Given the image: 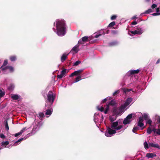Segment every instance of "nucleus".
Returning a JSON list of instances; mask_svg holds the SVG:
<instances>
[{
  "label": "nucleus",
  "instance_id": "1",
  "mask_svg": "<svg viewBox=\"0 0 160 160\" xmlns=\"http://www.w3.org/2000/svg\"><path fill=\"white\" fill-rule=\"evenodd\" d=\"M42 125V121L36 123L35 122L33 123L31 126L29 128L24 127L19 132L16 133L15 134V136L17 137L19 135H22L24 133L25 134L28 133L30 130L32 129L31 132L28 133L23 138H21L16 142L14 144V145H17L16 143L18 142H21L23 140H25L29 137L30 136L34 134L39 129V128Z\"/></svg>",
  "mask_w": 160,
  "mask_h": 160
},
{
  "label": "nucleus",
  "instance_id": "2",
  "mask_svg": "<svg viewBox=\"0 0 160 160\" xmlns=\"http://www.w3.org/2000/svg\"><path fill=\"white\" fill-rule=\"evenodd\" d=\"M111 126V128L107 127V130L105 132V135L107 137H112L117 132L122 133L126 128H123L122 123L120 120L112 122Z\"/></svg>",
  "mask_w": 160,
  "mask_h": 160
},
{
  "label": "nucleus",
  "instance_id": "3",
  "mask_svg": "<svg viewBox=\"0 0 160 160\" xmlns=\"http://www.w3.org/2000/svg\"><path fill=\"white\" fill-rule=\"evenodd\" d=\"M53 30L59 36H64L66 32V26L64 20L57 19L54 23Z\"/></svg>",
  "mask_w": 160,
  "mask_h": 160
},
{
  "label": "nucleus",
  "instance_id": "4",
  "mask_svg": "<svg viewBox=\"0 0 160 160\" xmlns=\"http://www.w3.org/2000/svg\"><path fill=\"white\" fill-rule=\"evenodd\" d=\"M115 104V102L114 100H112L110 101L108 104L107 105L105 108H103L102 106H98L97 108L98 109L101 111V112H102L103 111L104 112V113L105 114H106L108 112V111L109 109V106L112 105V106H114Z\"/></svg>",
  "mask_w": 160,
  "mask_h": 160
},
{
  "label": "nucleus",
  "instance_id": "5",
  "mask_svg": "<svg viewBox=\"0 0 160 160\" xmlns=\"http://www.w3.org/2000/svg\"><path fill=\"white\" fill-rule=\"evenodd\" d=\"M103 117L101 113H95L94 116V121L96 124L100 125L103 122Z\"/></svg>",
  "mask_w": 160,
  "mask_h": 160
},
{
  "label": "nucleus",
  "instance_id": "6",
  "mask_svg": "<svg viewBox=\"0 0 160 160\" xmlns=\"http://www.w3.org/2000/svg\"><path fill=\"white\" fill-rule=\"evenodd\" d=\"M56 95L52 91H49L47 95V99L48 101L52 105L55 100Z\"/></svg>",
  "mask_w": 160,
  "mask_h": 160
},
{
  "label": "nucleus",
  "instance_id": "7",
  "mask_svg": "<svg viewBox=\"0 0 160 160\" xmlns=\"http://www.w3.org/2000/svg\"><path fill=\"white\" fill-rule=\"evenodd\" d=\"M132 99L131 98H128L126 100L124 104L122 105L120 107L121 109H123L128 107L132 102Z\"/></svg>",
  "mask_w": 160,
  "mask_h": 160
},
{
  "label": "nucleus",
  "instance_id": "8",
  "mask_svg": "<svg viewBox=\"0 0 160 160\" xmlns=\"http://www.w3.org/2000/svg\"><path fill=\"white\" fill-rule=\"evenodd\" d=\"M132 115L130 114L128 115L126 118L124 120L123 123L124 125L129 124L132 121Z\"/></svg>",
  "mask_w": 160,
  "mask_h": 160
},
{
  "label": "nucleus",
  "instance_id": "9",
  "mask_svg": "<svg viewBox=\"0 0 160 160\" xmlns=\"http://www.w3.org/2000/svg\"><path fill=\"white\" fill-rule=\"evenodd\" d=\"M8 70H9L10 72H12L14 71L13 67L11 66H7L2 68V71L4 73H6Z\"/></svg>",
  "mask_w": 160,
  "mask_h": 160
},
{
  "label": "nucleus",
  "instance_id": "10",
  "mask_svg": "<svg viewBox=\"0 0 160 160\" xmlns=\"http://www.w3.org/2000/svg\"><path fill=\"white\" fill-rule=\"evenodd\" d=\"M143 32V29L141 28H138L137 30L134 31H131L130 32L133 34L140 35L142 34Z\"/></svg>",
  "mask_w": 160,
  "mask_h": 160
},
{
  "label": "nucleus",
  "instance_id": "11",
  "mask_svg": "<svg viewBox=\"0 0 160 160\" xmlns=\"http://www.w3.org/2000/svg\"><path fill=\"white\" fill-rule=\"evenodd\" d=\"M88 37L87 36H85L79 40L78 42V44L82 45H84V43L86 42L88 39Z\"/></svg>",
  "mask_w": 160,
  "mask_h": 160
},
{
  "label": "nucleus",
  "instance_id": "12",
  "mask_svg": "<svg viewBox=\"0 0 160 160\" xmlns=\"http://www.w3.org/2000/svg\"><path fill=\"white\" fill-rule=\"evenodd\" d=\"M139 71L140 70L139 69H138L136 70H130L128 72L127 74L128 76H129L134 74L138 73Z\"/></svg>",
  "mask_w": 160,
  "mask_h": 160
},
{
  "label": "nucleus",
  "instance_id": "13",
  "mask_svg": "<svg viewBox=\"0 0 160 160\" xmlns=\"http://www.w3.org/2000/svg\"><path fill=\"white\" fill-rule=\"evenodd\" d=\"M148 144L149 147L156 148L158 149H160V146L157 143H153L152 142H150L148 143Z\"/></svg>",
  "mask_w": 160,
  "mask_h": 160
},
{
  "label": "nucleus",
  "instance_id": "14",
  "mask_svg": "<svg viewBox=\"0 0 160 160\" xmlns=\"http://www.w3.org/2000/svg\"><path fill=\"white\" fill-rule=\"evenodd\" d=\"M143 121L142 117H140L139 118V121L138 124V126H139L141 128L144 125L143 123Z\"/></svg>",
  "mask_w": 160,
  "mask_h": 160
},
{
  "label": "nucleus",
  "instance_id": "15",
  "mask_svg": "<svg viewBox=\"0 0 160 160\" xmlns=\"http://www.w3.org/2000/svg\"><path fill=\"white\" fill-rule=\"evenodd\" d=\"M105 33V32H104L103 30H101L99 31L98 32H97L95 36L94 37L95 38H98L99 36L102 35H104Z\"/></svg>",
  "mask_w": 160,
  "mask_h": 160
},
{
  "label": "nucleus",
  "instance_id": "16",
  "mask_svg": "<svg viewBox=\"0 0 160 160\" xmlns=\"http://www.w3.org/2000/svg\"><path fill=\"white\" fill-rule=\"evenodd\" d=\"M156 156V154L155 153H148L146 155V157L148 158H151Z\"/></svg>",
  "mask_w": 160,
  "mask_h": 160
},
{
  "label": "nucleus",
  "instance_id": "17",
  "mask_svg": "<svg viewBox=\"0 0 160 160\" xmlns=\"http://www.w3.org/2000/svg\"><path fill=\"white\" fill-rule=\"evenodd\" d=\"M123 91L125 94H128V92H130V93H133L134 91L132 89H123Z\"/></svg>",
  "mask_w": 160,
  "mask_h": 160
},
{
  "label": "nucleus",
  "instance_id": "18",
  "mask_svg": "<svg viewBox=\"0 0 160 160\" xmlns=\"http://www.w3.org/2000/svg\"><path fill=\"white\" fill-rule=\"evenodd\" d=\"M68 54L69 53L67 54L66 53L63 54L61 57V61L62 62H63L65 60Z\"/></svg>",
  "mask_w": 160,
  "mask_h": 160
},
{
  "label": "nucleus",
  "instance_id": "19",
  "mask_svg": "<svg viewBox=\"0 0 160 160\" xmlns=\"http://www.w3.org/2000/svg\"><path fill=\"white\" fill-rule=\"evenodd\" d=\"M83 69H81L77 71H76L74 72V73L75 74V76H78L80 75V74L82 73V72L83 71Z\"/></svg>",
  "mask_w": 160,
  "mask_h": 160
},
{
  "label": "nucleus",
  "instance_id": "20",
  "mask_svg": "<svg viewBox=\"0 0 160 160\" xmlns=\"http://www.w3.org/2000/svg\"><path fill=\"white\" fill-rule=\"evenodd\" d=\"M52 112V109L51 108L48 109L46 111V115H48V116H47V117H48L51 114Z\"/></svg>",
  "mask_w": 160,
  "mask_h": 160
},
{
  "label": "nucleus",
  "instance_id": "21",
  "mask_svg": "<svg viewBox=\"0 0 160 160\" xmlns=\"http://www.w3.org/2000/svg\"><path fill=\"white\" fill-rule=\"evenodd\" d=\"M153 16L160 15V6L156 9V12L152 14Z\"/></svg>",
  "mask_w": 160,
  "mask_h": 160
},
{
  "label": "nucleus",
  "instance_id": "22",
  "mask_svg": "<svg viewBox=\"0 0 160 160\" xmlns=\"http://www.w3.org/2000/svg\"><path fill=\"white\" fill-rule=\"evenodd\" d=\"M11 98L14 100H17L19 98V96L17 94H12V95Z\"/></svg>",
  "mask_w": 160,
  "mask_h": 160
},
{
  "label": "nucleus",
  "instance_id": "23",
  "mask_svg": "<svg viewBox=\"0 0 160 160\" xmlns=\"http://www.w3.org/2000/svg\"><path fill=\"white\" fill-rule=\"evenodd\" d=\"M153 132L154 133H156L158 135L160 134V128L159 129H155L154 128H153Z\"/></svg>",
  "mask_w": 160,
  "mask_h": 160
},
{
  "label": "nucleus",
  "instance_id": "24",
  "mask_svg": "<svg viewBox=\"0 0 160 160\" xmlns=\"http://www.w3.org/2000/svg\"><path fill=\"white\" fill-rule=\"evenodd\" d=\"M153 11L152 9L150 8L146 10L144 13H142L141 14V15H142L143 14H149L150 12H153Z\"/></svg>",
  "mask_w": 160,
  "mask_h": 160
},
{
  "label": "nucleus",
  "instance_id": "25",
  "mask_svg": "<svg viewBox=\"0 0 160 160\" xmlns=\"http://www.w3.org/2000/svg\"><path fill=\"white\" fill-rule=\"evenodd\" d=\"M15 87V85L14 84L11 83L8 86V89L11 91L13 90Z\"/></svg>",
  "mask_w": 160,
  "mask_h": 160
},
{
  "label": "nucleus",
  "instance_id": "26",
  "mask_svg": "<svg viewBox=\"0 0 160 160\" xmlns=\"http://www.w3.org/2000/svg\"><path fill=\"white\" fill-rule=\"evenodd\" d=\"M81 79V75H79L76 78L75 80L72 83V84L77 82L78 81H79Z\"/></svg>",
  "mask_w": 160,
  "mask_h": 160
},
{
  "label": "nucleus",
  "instance_id": "27",
  "mask_svg": "<svg viewBox=\"0 0 160 160\" xmlns=\"http://www.w3.org/2000/svg\"><path fill=\"white\" fill-rule=\"evenodd\" d=\"M9 142L8 141L5 142H2L1 143V145L2 146H5V147L6 148V146L8 145L9 144Z\"/></svg>",
  "mask_w": 160,
  "mask_h": 160
},
{
  "label": "nucleus",
  "instance_id": "28",
  "mask_svg": "<svg viewBox=\"0 0 160 160\" xmlns=\"http://www.w3.org/2000/svg\"><path fill=\"white\" fill-rule=\"evenodd\" d=\"M4 124L6 130L8 131L9 129V128L7 120L5 121Z\"/></svg>",
  "mask_w": 160,
  "mask_h": 160
},
{
  "label": "nucleus",
  "instance_id": "29",
  "mask_svg": "<svg viewBox=\"0 0 160 160\" xmlns=\"http://www.w3.org/2000/svg\"><path fill=\"white\" fill-rule=\"evenodd\" d=\"M79 45H76L72 49V50L74 51L75 52H77L78 51V48Z\"/></svg>",
  "mask_w": 160,
  "mask_h": 160
},
{
  "label": "nucleus",
  "instance_id": "30",
  "mask_svg": "<svg viewBox=\"0 0 160 160\" xmlns=\"http://www.w3.org/2000/svg\"><path fill=\"white\" fill-rule=\"evenodd\" d=\"M9 58L11 61L13 62L16 60L17 58L16 56L14 55L10 56Z\"/></svg>",
  "mask_w": 160,
  "mask_h": 160
},
{
  "label": "nucleus",
  "instance_id": "31",
  "mask_svg": "<svg viewBox=\"0 0 160 160\" xmlns=\"http://www.w3.org/2000/svg\"><path fill=\"white\" fill-rule=\"evenodd\" d=\"M153 128L152 129L151 127H149L148 128L147 130V133L148 134H150L152 132H153Z\"/></svg>",
  "mask_w": 160,
  "mask_h": 160
},
{
  "label": "nucleus",
  "instance_id": "32",
  "mask_svg": "<svg viewBox=\"0 0 160 160\" xmlns=\"http://www.w3.org/2000/svg\"><path fill=\"white\" fill-rule=\"evenodd\" d=\"M116 119V117L114 115H112L110 117V120L111 122H113Z\"/></svg>",
  "mask_w": 160,
  "mask_h": 160
},
{
  "label": "nucleus",
  "instance_id": "33",
  "mask_svg": "<svg viewBox=\"0 0 160 160\" xmlns=\"http://www.w3.org/2000/svg\"><path fill=\"white\" fill-rule=\"evenodd\" d=\"M118 109L117 108H114L113 109V112L114 114L116 115H118L119 112H118Z\"/></svg>",
  "mask_w": 160,
  "mask_h": 160
},
{
  "label": "nucleus",
  "instance_id": "34",
  "mask_svg": "<svg viewBox=\"0 0 160 160\" xmlns=\"http://www.w3.org/2000/svg\"><path fill=\"white\" fill-rule=\"evenodd\" d=\"M143 118L146 120V121L149 119V116L148 114L145 113L143 114Z\"/></svg>",
  "mask_w": 160,
  "mask_h": 160
},
{
  "label": "nucleus",
  "instance_id": "35",
  "mask_svg": "<svg viewBox=\"0 0 160 160\" xmlns=\"http://www.w3.org/2000/svg\"><path fill=\"white\" fill-rule=\"evenodd\" d=\"M8 62L7 60H5L4 62L3 65L0 68V69H1V70H2V68H5V67H4V66H6V65H7L8 64Z\"/></svg>",
  "mask_w": 160,
  "mask_h": 160
},
{
  "label": "nucleus",
  "instance_id": "36",
  "mask_svg": "<svg viewBox=\"0 0 160 160\" xmlns=\"http://www.w3.org/2000/svg\"><path fill=\"white\" fill-rule=\"evenodd\" d=\"M139 126H138V125L137 126H134L132 132L134 133H135V131L139 130Z\"/></svg>",
  "mask_w": 160,
  "mask_h": 160
},
{
  "label": "nucleus",
  "instance_id": "37",
  "mask_svg": "<svg viewBox=\"0 0 160 160\" xmlns=\"http://www.w3.org/2000/svg\"><path fill=\"white\" fill-rule=\"evenodd\" d=\"M144 146L145 148L146 149H147L149 148V144H148L147 142H145L144 143Z\"/></svg>",
  "mask_w": 160,
  "mask_h": 160
},
{
  "label": "nucleus",
  "instance_id": "38",
  "mask_svg": "<svg viewBox=\"0 0 160 160\" xmlns=\"http://www.w3.org/2000/svg\"><path fill=\"white\" fill-rule=\"evenodd\" d=\"M117 43L116 42H112L109 43V45L110 46H113L117 45Z\"/></svg>",
  "mask_w": 160,
  "mask_h": 160
},
{
  "label": "nucleus",
  "instance_id": "39",
  "mask_svg": "<svg viewBox=\"0 0 160 160\" xmlns=\"http://www.w3.org/2000/svg\"><path fill=\"white\" fill-rule=\"evenodd\" d=\"M115 24V22H111L108 25V27H112Z\"/></svg>",
  "mask_w": 160,
  "mask_h": 160
},
{
  "label": "nucleus",
  "instance_id": "40",
  "mask_svg": "<svg viewBox=\"0 0 160 160\" xmlns=\"http://www.w3.org/2000/svg\"><path fill=\"white\" fill-rule=\"evenodd\" d=\"M67 70L66 69H64L62 70L61 72V74L62 75V76H64L65 73H66Z\"/></svg>",
  "mask_w": 160,
  "mask_h": 160
},
{
  "label": "nucleus",
  "instance_id": "41",
  "mask_svg": "<svg viewBox=\"0 0 160 160\" xmlns=\"http://www.w3.org/2000/svg\"><path fill=\"white\" fill-rule=\"evenodd\" d=\"M5 92H2V90H0V97H2L5 95Z\"/></svg>",
  "mask_w": 160,
  "mask_h": 160
},
{
  "label": "nucleus",
  "instance_id": "42",
  "mask_svg": "<svg viewBox=\"0 0 160 160\" xmlns=\"http://www.w3.org/2000/svg\"><path fill=\"white\" fill-rule=\"evenodd\" d=\"M146 122L148 124L150 125H151L152 122V120L149 119V118L146 121Z\"/></svg>",
  "mask_w": 160,
  "mask_h": 160
},
{
  "label": "nucleus",
  "instance_id": "43",
  "mask_svg": "<svg viewBox=\"0 0 160 160\" xmlns=\"http://www.w3.org/2000/svg\"><path fill=\"white\" fill-rule=\"evenodd\" d=\"M81 62L79 61H76V62H75L73 64L74 66H77Z\"/></svg>",
  "mask_w": 160,
  "mask_h": 160
},
{
  "label": "nucleus",
  "instance_id": "44",
  "mask_svg": "<svg viewBox=\"0 0 160 160\" xmlns=\"http://www.w3.org/2000/svg\"><path fill=\"white\" fill-rule=\"evenodd\" d=\"M44 114L42 112H40L39 113V116L40 118H42L44 116Z\"/></svg>",
  "mask_w": 160,
  "mask_h": 160
},
{
  "label": "nucleus",
  "instance_id": "45",
  "mask_svg": "<svg viewBox=\"0 0 160 160\" xmlns=\"http://www.w3.org/2000/svg\"><path fill=\"white\" fill-rule=\"evenodd\" d=\"M116 18L117 16L116 15H113L111 17V19L112 20H113L115 19Z\"/></svg>",
  "mask_w": 160,
  "mask_h": 160
},
{
  "label": "nucleus",
  "instance_id": "46",
  "mask_svg": "<svg viewBox=\"0 0 160 160\" xmlns=\"http://www.w3.org/2000/svg\"><path fill=\"white\" fill-rule=\"evenodd\" d=\"M119 90H118L115 91L113 93V96L115 95L117 93H119Z\"/></svg>",
  "mask_w": 160,
  "mask_h": 160
},
{
  "label": "nucleus",
  "instance_id": "47",
  "mask_svg": "<svg viewBox=\"0 0 160 160\" xmlns=\"http://www.w3.org/2000/svg\"><path fill=\"white\" fill-rule=\"evenodd\" d=\"M157 7V5L156 4H153L151 6V8L152 9H154Z\"/></svg>",
  "mask_w": 160,
  "mask_h": 160
},
{
  "label": "nucleus",
  "instance_id": "48",
  "mask_svg": "<svg viewBox=\"0 0 160 160\" xmlns=\"http://www.w3.org/2000/svg\"><path fill=\"white\" fill-rule=\"evenodd\" d=\"M63 76H62V75L61 74H60V75H58L57 78H58L60 79V78H62Z\"/></svg>",
  "mask_w": 160,
  "mask_h": 160
},
{
  "label": "nucleus",
  "instance_id": "49",
  "mask_svg": "<svg viewBox=\"0 0 160 160\" xmlns=\"http://www.w3.org/2000/svg\"><path fill=\"white\" fill-rule=\"evenodd\" d=\"M0 137L2 138H5V136L3 134H0Z\"/></svg>",
  "mask_w": 160,
  "mask_h": 160
},
{
  "label": "nucleus",
  "instance_id": "50",
  "mask_svg": "<svg viewBox=\"0 0 160 160\" xmlns=\"http://www.w3.org/2000/svg\"><path fill=\"white\" fill-rule=\"evenodd\" d=\"M108 98H110V97H107L106 98H105V99H104L103 100H102V102H105L107 100V99H108Z\"/></svg>",
  "mask_w": 160,
  "mask_h": 160
},
{
  "label": "nucleus",
  "instance_id": "51",
  "mask_svg": "<svg viewBox=\"0 0 160 160\" xmlns=\"http://www.w3.org/2000/svg\"><path fill=\"white\" fill-rule=\"evenodd\" d=\"M137 24V22L136 21H134L132 22L131 23V24L132 25H135L136 24Z\"/></svg>",
  "mask_w": 160,
  "mask_h": 160
},
{
  "label": "nucleus",
  "instance_id": "52",
  "mask_svg": "<svg viewBox=\"0 0 160 160\" xmlns=\"http://www.w3.org/2000/svg\"><path fill=\"white\" fill-rule=\"evenodd\" d=\"M136 18H137L136 16H133V17H132V18L131 19H136Z\"/></svg>",
  "mask_w": 160,
  "mask_h": 160
},
{
  "label": "nucleus",
  "instance_id": "53",
  "mask_svg": "<svg viewBox=\"0 0 160 160\" xmlns=\"http://www.w3.org/2000/svg\"><path fill=\"white\" fill-rule=\"evenodd\" d=\"M75 76V73H74V72H73L71 74V75H70V77H72V76Z\"/></svg>",
  "mask_w": 160,
  "mask_h": 160
},
{
  "label": "nucleus",
  "instance_id": "54",
  "mask_svg": "<svg viewBox=\"0 0 160 160\" xmlns=\"http://www.w3.org/2000/svg\"><path fill=\"white\" fill-rule=\"evenodd\" d=\"M157 121L158 122L160 123V117H158V119H157Z\"/></svg>",
  "mask_w": 160,
  "mask_h": 160
},
{
  "label": "nucleus",
  "instance_id": "55",
  "mask_svg": "<svg viewBox=\"0 0 160 160\" xmlns=\"http://www.w3.org/2000/svg\"><path fill=\"white\" fill-rule=\"evenodd\" d=\"M160 61V60L159 59H158L157 60V62L156 63V64H158L159 63Z\"/></svg>",
  "mask_w": 160,
  "mask_h": 160
},
{
  "label": "nucleus",
  "instance_id": "56",
  "mask_svg": "<svg viewBox=\"0 0 160 160\" xmlns=\"http://www.w3.org/2000/svg\"><path fill=\"white\" fill-rule=\"evenodd\" d=\"M110 97V98H108V99H107V100H111V97Z\"/></svg>",
  "mask_w": 160,
  "mask_h": 160
},
{
  "label": "nucleus",
  "instance_id": "57",
  "mask_svg": "<svg viewBox=\"0 0 160 160\" xmlns=\"http://www.w3.org/2000/svg\"><path fill=\"white\" fill-rule=\"evenodd\" d=\"M149 0H146L147 2H148V1H149Z\"/></svg>",
  "mask_w": 160,
  "mask_h": 160
},
{
  "label": "nucleus",
  "instance_id": "58",
  "mask_svg": "<svg viewBox=\"0 0 160 160\" xmlns=\"http://www.w3.org/2000/svg\"><path fill=\"white\" fill-rule=\"evenodd\" d=\"M47 103L46 104V107H48V105H47Z\"/></svg>",
  "mask_w": 160,
  "mask_h": 160
},
{
  "label": "nucleus",
  "instance_id": "59",
  "mask_svg": "<svg viewBox=\"0 0 160 160\" xmlns=\"http://www.w3.org/2000/svg\"><path fill=\"white\" fill-rule=\"evenodd\" d=\"M1 59H0V63H1Z\"/></svg>",
  "mask_w": 160,
  "mask_h": 160
},
{
  "label": "nucleus",
  "instance_id": "60",
  "mask_svg": "<svg viewBox=\"0 0 160 160\" xmlns=\"http://www.w3.org/2000/svg\"><path fill=\"white\" fill-rule=\"evenodd\" d=\"M10 147V146H8V148H9Z\"/></svg>",
  "mask_w": 160,
  "mask_h": 160
},
{
  "label": "nucleus",
  "instance_id": "61",
  "mask_svg": "<svg viewBox=\"0 0 160 160\" xmlns=\"http://www.w3.org/2000/svg\"><path fill=\"white\" fill-rule=\"evenodd\" d=\"M128 33L129 35H131L129 33Z\"/></svg>",
  "mask_w": 160,
  "mask_h": 160
},
{
  "label": "nucleus",
  "instance_id": "62",
  "mask_svg": "<svg viewBox=\"0 0 160 160\" xmlns=\"http://www.w3.org/2000/svg\"><path fill=\"white\" fill-rule=\"evenodd\" d=\"M160 1V0H159Z\"/></svg>",
  "mask_w": 160,
  "mask_h": 160
}]
</instances>
